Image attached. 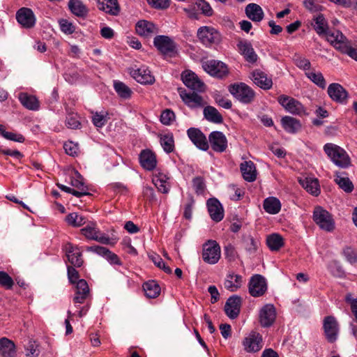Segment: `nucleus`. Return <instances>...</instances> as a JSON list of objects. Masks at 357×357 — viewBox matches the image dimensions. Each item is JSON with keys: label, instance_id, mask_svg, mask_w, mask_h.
Here are the masks:
<instances>
[{"label": "nucleus", "instance_id": "nucleus-9", "mask_svg": "<svg viewBox=\"0 0 357 357\" xmlns=\"http://www.w3.org/2000/svg\"><path fill=\"white\" fill-rule=\"evenodd\" d=\"M197 37L206 45L218 43L221 36L220 33L211 26H202L197 31Z\"/></svg>", "mask_w": 357, "mask_h": 357}, {"label": "nucleus", "instance_id": "nucleus-53", "mask_svg": "<svg viewBox=\"0 0 357 357\" xmlns=\"http://www.w3.org/2000/svg\"><path fill=\"white\" fill-rule=\"evenodd\" d=\"M195 4L197 9L201 10L204 15L211 16L213 15V10L212 8L205 0H197Z\"/></svg>", "mask_w": 357, "mask_h": 357}, {"label": "nucleus", "instance_id": "nucleus-8", "mask_svg": "<svg viewBox=\"0 0 357 357\" xmlns=\"http://www.w3.org/2000/svg\"><path fill=\"white\" fill-rule=\"evenodd\" d=\"M87 239L96 241L102 244H112L110 238L102 233L95 222H90L80 230Z\"/></svg>", "mask_w": 357, "mask_h": 357}, {"label": "nucleus", "instance_id": "nucleus-11", "mask_svg": "<svg viewBox=\"0 0 357 357\" xmlns=\"http://www.w3.org/2000/svg\"><path fill=\"white\" fill-rule=\"evenodd\" d=\"M187 135L193 144L202 151H207L209 148V144L206 135L196 128H190L187 130Z\"/></svg>", "mask_w": 357, "mask_h": 357}, {"label": "nucleus", "instance_id": "nucleus-32", "mask_svg": "<svg viewBox=\"0 0 357 357\" xmlns=\"http://www.w3.org/2000/svg\"><path fill=\"white\" fill-rule=\"evenodd\" d=\"M242 276L234 273H229L227 275L224 286L225 289L230 291H236L241 288L242 285Z\"/></svg>", "mask_w": 357, "mask_h": 357}, {"label": "nucleus", "instance_id": "nucleus-35", "mask_svg": "<svg viewBox=\"0 0 357 357\" xmlns=\"http://www.w3.org/2000/svg\"><path fill=\"white\" fill-rule=\"evenodd\" d=\"M136 31L139 35L149 36L157 33L155 25L146 20H140L136 24Z\"/></svg>", "mask_w": 357, "mask_h": 357}, {"label": "nucleus", "instance_id": "nucleus-51", "mask_svg": "<svg viewBox=\"0 0 357 357\" xmlns=\"http://www.w3.org/2000/svg\"><path fill=\"white\" fill-rule=\"evenodd\" d=\"M337 184L346 192H351L354 189V185L352 182L349 180V178L347 177H341L340 176H336L335 179Z\"/></svg>", "mask_w": 357, "mask_h": 357}, {"label": "nucleus", "instance_id": "nucleus-21", "mask_svg": "<svg viewBox=\"0 0 357 357\" xmlns=\"http://www.w3.org/2000/svg\"><path fill=\"white\" fill-rule=\"evenodd\" d=\"M276 318V310L273 305L266 304L259 311V323L262 327L273 325Z\"/></svg>", "mask_w": 357, "mask_h": 357}, {"label": "nucleus", "instance_id": "nucleus-47", "mask_svg": "<svg viewBox=\"0 0 357 357\" xmlns=\"http://www.w3.org/2000/svg\"><path fill=\"white\" fill-rule=\"evenodd\" d=\"M67 222L73 227H81L86 223V218L77 213L68 214L66 218Z\"/></svg>", "mask_w": 357, "mask_h": 357}, {"label": "nucleus", "instance_id": "nucleus-62", "mask_svg": "<svg viewBox=\"0 0 357 357\" xmlns=\"http://www.w3.org/2000/svg\"><path fill=\"white\" fill-rule=\"evenodd\" d=\"M3 137L6 138V139H9L20 143H22L25 140V138L22 135L7 131H6V132L4 133Z\"/></svg>", "mask_w": 357, "mask_h": 357}, {"label": "nucleus", "instance_id": "nucleus-52", "mask_svg": "<svg viewBox=\"0 0 357 357\" xmlns=\"http://www.w3.org/2000/svg\"><path fill=\"white\" fill-rule=\"evenodd\" d=\"M160 144L164 151L167 153H171L174 148V141L172 135H165L160 138Z\"/></svg>", "mask_w": 357, "mask_h": 357}, {"label": "nucleus", "instance_id": "nucleus-5", "mask_svg": "<svg viewBox=\"0 0 357 357\" xmlns=\"http://www.w3.org/2000/svg\"><path fill=\"white\" fill-rule=\"evenodd\" d=\"M313 220L319 227L326 231H332L335 228V222L332 215L322 207L314 208Z\"/></svg>", "mask_w": 357, "mask_h": 357}, {"label": "nucleus", "instance_id": "nucleus-57", "mask_svg": "<svg viewBox=\"0 0 357 357\" xmlns=\"http://www.w3.org/2000/svg\"><path fill=\"white\" fill-rule=\"evenodd\" d=\"M63 148L66 153L71 156L77 155L79 152V146L77 144H75L71 141L64 143Z\"/></svg>", "mask_w": 357, "mask_h": 357}, {"label": "nucleus", "instance_id": "nucleus-34", "mask_svg": "<svg viewBox=\"0 0 357 357\" xmlns=\"http://www.w3.org/2000/svg\"><path fill=\"white\" fill-rule=\"evenodd\" d=\"M241 171L243 178L248 182L254 181L257 178L255 165L250 160L241 164Z\"/></svg>", "mask_w": 357, "mask_h": 357}, {"label": "nucleus", "instance_id": "nucleus-49", "mask_svg": "<svg viewBox=\"0 0 357 357\" xmlns=\"http://www.w3.org/2000/svg\"><path fill=\"white\" fill-rule=\"evenodd\" d=\"M66 125L70 129H78L80 128L81 123L79 117L77 114L74 112H69L66 116Z\"/></svg>", "mask_w": 357, "mask_h": 357}, {"label": "nucleus", "instance_id": "nucleus-36", "mask_svg": "<svg viewBox=\"0 0 357 357\" xmlns=\"http://www.w3.org/2000/svg\"><path fill=\"white\" fill-rule=\"evenodd\" d=\"M281 123L283 128L289 133H296L301 128V121L291 116L282 117Z\"/></svg>", "mask_w": 357, "mask_h": 357}, {"label": "nucleus", "instance_id": "nucleus-25", "mask_svg": "<svg viewBox=\"0 0 357 357\" xmlns=\"http://www.w3.org/2000/svg\"><path fill=\"white\" fill-rule=\"evenodd\" d=\"M130 75L137 82L143 84H151L155 81L151 71L145 66L132 69L130 71Z\"/></svg>", "mask_w": 357, "mask_h": 357}, {"label": "nucleus", "instance_id": "nucleus-48", "mask_svg": "<svg viewBox=\"0 0 357 357\" xmlns=\"http://www.w3.org/2000/svg\"><path fill=\"white\" fill-rule=\"evenodd\" d=\"M114 87L118 95L123 98H128L130 97L132 91L130 88L123 82L115 81Z\"/></svg>", "mask_w": 357, "mask_h": 357}, {"label": "nucleus", "instance_id": "nucleus-58", "mask_svg": "<svg viewBox=\"0 0 357 357\" xmlns=\"http://www.w3.org/2000/svg\"><path fill=\"white\" fill-rule=\"evenodd\" d=\"M175 114L171 109L164 110L160 115V121L164 125H169L174 119Z\"/></svg>", "mask_w": 357, "mask_h": 357}, {"label": "nucleus", "instance_id": "nucleus-26", "mask_svg": "<svg viewBox=\"0 0 357 357\" xmlns=\"http://www.w3.org/2000/svg\"><path fill=\"white\" fill-rule=\"evenodd\" d=\"M139 159L141 166L147 171H152L156 167V155L155 153L149 149L142 150Z\"/></svg>", "mask_w": 357, "mask_h": 357}, {"label": "nucleus", "instance_id": "nucleus-6", "mask_svg": "<svg viewBox=\"0 0 357 357\" xmlns=\"http://www.w3.org/2000/svg\"><path fill=\"white\" fill-rule=\"evenodd\" d=\"M220 246L215 241L209 240L203 245V260L209 264H215L220 258Z\"/></svg>", "mask_w": 357, "mask_h": 357}, {"label": "nucleus", "instance_id": "nucleus-54", "mask_svg": "<svg viewBox=\"0 0 357 357\" xmlns=\"http://www.w3.org/2000/svg\"><path fill=\"white\" fill-rule=\"evenodd\" d=\"M14 284L12 278L6 272L0 271V285L10 289Z\"/></svg>", "mask_w": 357, "mask_h": 357}, {"label": "nucleus", "instance_id": "nucleus-39", "mask_svg": "<svg viewBox=\"0 0 357 357\" xmlns=\"http://www.w3.org/2000/svg\"><path fill=\"white\" fill-rule=\"evenodd\" d=\"M204 116L208 121L214 123H221L223 118L216 108L212 106H206L204 107Z\"/></svg>", "mask_w": 357, "mask_h": 357}, {"label": "nucleus", "instance_id": "nucleus-16", "mask_svg": "<svg viewBox=\"0 0 357 357\" xmlns=\"http://www.w3.org/2000/svg\"><path fill=\"white\" fill-rule=\"evenodd\" d=\"M16 19L18 23L26 29L33 27L36 21L32 10L25 7L21 8L17 11Z\"/></svg>", "mask_w": 357, "mask_h": 357}, {"label": "nucleus", "instance_id": "nucleus-30", "mask_svg": "<svg viewBox=\"0 0 357 357\" xmlns=\"http://www.w3.org/2000/svg\"><path fill=\"white\" fill-rule=\"evenodd\" d=\"M247 17L255 22H261L264 18V11L260 6L251 3L246 6L245 9Z\"/></svg>", "mask_w": 357, "mask_h": 357}, {"label": "nucleus", "instance_id": "nucleus-64", "mask_svg": "<svg viewBox=\"0 0 357 357\" xmlns=\"http://www.w3.org/2000/svg\"><path fill=\"white\" fill-rule=\"evenodd\" d=\"M60 26L61 31L65 33L70 34L75 31L74 26L66 20H62L60 21Z\"/></svg>", "mask_w": 357, "mask_h": 357}, {"label": "nucleus", "instance_id": "nucleus-15", "mask_svg": "<svg viewBox=\"0 0 357 357\" xmlns=\"http://www.w3.org/2000/svg\"><path fill=\"white\" fill-rule=\"evenodd\" d=\"M243 345L247 352H257L263 347L262 337L257 332H251L244 338Z\"/></svg>", "mask_w": 357, "mask_h": 357}, {"label": "nucleus", "instance_id": "nucleus-42", "mask_svg": "<svg viewBox=\"0 0 357 357\" xmlns=\"http://www.w3.org/2000/svg\"><path fill=\"white\" fill-rule=\"evenodd\" d=\"M143 289L146 297L149 298H155L160 295V287L157 282L151 280L143 284Z\"/></svg>", "mask_w": 357, "mask_h": 357}, {"label": "nucleus", "instance_id": "nucleus-55", "mask_svg": "<svg viewBox=\"0 0 357 357\" xmlns=\"http://www.w3.org/2000/svg\"><path fill=\"white\" fill-rule=\"evenodd\" d=\"M193 188L197 195H203L204 193L206 185L202 177L197 176L192 180Z\"/></svg>", "mask_w": 357, "mask_h": 357}, {"label": "nucleus", "instance_id": "nucleus-7", "mask_svg": "<svg viewBox=\"0 0 357 357\" xmlns=\"http://www.w3.org/2000/svg\"><path fill=\"white\" fill-rule=\"evenodd\" d=\"M278 101L287 112L292 114L298 116L307 114L305 107L294 98L286 95H281L278 98Z\"/></svg>", "mask_w": 357, "mask_h": 357}, {"label": "nucleus", "instance_id": "nucleus-13", "mask_svg": "<svg viewBox=\"0 0 357 357\" xmlns=\"http://www.w3.org/2000/svg\"><path fill=\"white\" fill-rule=\"evenodd\" d=\"M267 290L265 278L261 275L252 276L249 282V292L254 297H259Z\"/></svg>", "mask_w": 357, "mask_h": 357}, {"label": "nucleus", "instance_id": "nucleus-18", "mask_svg": "<svg viewBox=\"0 0 357 357\" xmlns=\"http://www.w3.org/2000/svg\"><path fill=\"white\" fill-rule=\"evenodd\" d=\"M90 297V289L86 281L81 279L75 287L73 301L75 304H83Z\"/></svg>", "mask_w": 357, "mask_h": 357}, {"label": "nucleus", "instance_id": "nucleus-44", "mask_svg": "<svg viewBox=\"0 0 357 357\" xmlns=\"http://www.w3.org/2000/svg\"><path fill=\"white\" fill-rule=\"evenodd\" d=\"M68 6L71 12L79 17H83L88 13L86 7L79 0H70Z\"/></svg>", "mask_w": 357, "mask_h": 357}, {"label": "nucleus", "instance_id": "nucleus-22", "mask_svg": "<svg viewBox=\"0 0 357 357\" xmlns=\"http://www.w3.org/2000/svg\"><path fill=\"white\" fill-rule=\"evenodd\" d=\"M328 94L329 97L336 102L341 104L347 103L348 93L340 84H331L328 87Z\"/></svg>", "mask_w": 357, "mask_h": 357}, {"label": "nucleus", "instance_id": "nucleus-14", "mask_svg": "<svg viewBox=\"0 0 357 357\" xmlns=\"http://www.w3.org/2000/svg\"><path fill=\"white\" fill-rule=\"evenodd\" d=\"M208 142L212 149L217 153H222L227 148L226 136L220 131H213L208 135Z\"/></svg>", "mask_w": 357, "mask_h": 357}, {"label": "nucleus", "instance_id": "nucleus-63", "mask_svg": "<svg viewBox=\"0 0 357 357\" xmlns=\"http://www.w3.org/2000/svg\"><path fill=\"white\" fill-rule=\"evenodd\" d=\"M296 65L301 69L305 70L306 72L310 71L311 63L310 61L304 57H298L296 59Z\"/></svg>", "mask_w": 357, "mask_h": 357}, {"label": "nucleus", "instance_id": "nucleus-10", "mask_svg": "<svg viewBox=\"0 0 357 357\" xmlns=\"http://www.w3.org/2000/svg\"><path fill=\"white\" fill-rule=\"evenodd\" d=\"M68 261L70 266L77 268L81 267L84 264L82 258V250L77 245L68 243L64 248Z\"/></svg>", "mask_w": 357, "mask_h": 357}, {"label": "nucleus", "instance_id": "nucleus-12", "mask_svg": "<svg viewBox=\"0 0 357 357\" xmlns=\"http://www.w3.org/2000/svg\"><path fill=\"white\" fill-rule=\"evenodd\" d=\"M203 68L206 72L212 76L223 77L228 74L227 66L221 61L211 60L203 63Z\"/></svg>", "mask_w": 357, "mask_h": 357}, {"label": "nucleus", "instance_id": "nucleus-31", "mask_svg": "<svg viewBox=\"0 0 357 357\" xmlns=\"http://www.w3.org/2000/svg\"><path fill=\"white\" fill-rule=\"evenodd\" d=\"M99 10L112 15H117L119 13V6L117 0H97Z\"/></svg>", "mask_w": 357, "mask_h": 357}, {"label": "nucleus", "instance_id": "nucleus-20", "mask_svg": "<svg viewBox=\"0 0 357 357\" xmlns=\"http://www.w3.org/2000/svg\"><path fill=\"white\" fill-rule=\"evenodd\" d=\"M182 80L189 89L199 92L204 91L205 85L197 75L191 71H185L182 73Z\"/></svg>", "mask_w": 357, "mask_h": 357}, {"label": "nucleus", "instance_id": "nucleus-59", "mask_svg": "<svg viewBox=\"0 0 357 357\" xmlns=\"http://www.w3.org/2000/svg\"><path fill=\"white\" fill-rule=\"evenodd\" d=\"M343 255L349 263L354 264L357 261V252L351 248H345L343 250Z\"/></svg>", "mask_w": 357, "mask_h": 357}, {"label": "nucleus", "instance_id": "nucleus-56", "mask_svg": "<svg viewBox=\"0 0 357 357\" xmlns=\"http://www.w3.org/2000/svg\"><path fill=\"white\" fill-rule=\"evenodd\" d=\"M107 113L102 114L96 112L93 117H92V121L95 126L98 128H102L105 125V123L107 121V119L106 118Z\"/></svg>", "mask_w": 357, "mask_h": 357}, {"label": "nucleus", "instance_id": "nucleus-43", "mask_svg": "<svg viewBox=\"0 0 357 357\" xmlns=\"http://www.w3.org/2000/svg\"><path fill=\"white\" fill-rule=\"evenodd\" d=\"M314 21L313 26L319 36H323L328 31L327 21L322 14H318L314 17Z\"/></svg>", "mask_w": 357, "mask_h": 357}, {"label": "nucleus", "instance_id": "nucleus-23", "mask_svg": "<svg viewBox=\"0 0 357 357\" xmlns=\"http://www.w3.org/2000/svg\"><path fill=\"white\" fill-rule=\"evenodd\" d=\"M324 329L326 339L330 342H334L337 337L338 324L331 316L326 317L324 321Z\"/></svg>", "mask_w": 357, "mask_h": 357}, {"label": "nucleus", "instance_id": "nucleus-3", "mask_svg": "<svg viewBox=\"0 0 357 357\" xmlns=\"http://www.w3.org/2000/svg\"><path fill=\"white\" fill-rule=\"evenodd\" d=\"M70 179L71 185L76 188L77 190L72 189L70 187L60 183H56V185L62 191L72 194L77 197H82L84 195H89V193L87 192L88 188L84 184V179L78 172L76 171L75 172V176H72Z\"/></svg>", "mask_w": 357, "mask_h": 357}, {"label": "nucleus", "instance_id": "nucleus-45", "mask_svg": "<svg viewBox=\"0 0 357 357\" xmlns=\"http://www.w3.org/2000/svg\"><path fill=\"white\" fill-rule=\"evenodd\" d=\"M266 243L268 247L273 251L278 250L284 245L282 237L278 234L268 236L266 239Z\"/></svg>", "mask_w": 357, "mask_h": 357}, {"label": "nucleus", "instance_id": "nucleus-1", "mask_svg": "<svg viewBox=\"0 0 357 357\" xmlns=\"http://www.w3.org/2000/svg\"><path fill=\"white\" fill-rule=\"evenodd\" d=\"M324 36L327 41L329 42L335 49L344 54H347L350 57L357 61V47L355 48L351 47L349 44L348 40L342 32L337 30H328Z\"/></svg>", "mask_w": 357, "mask_h": 357}, {"label": "nucleus", "instance_id": "nucleus-24", "mask_svg": "<svg viewBox=\"0 0 357 357\" xmlns=\"http://www.w3.org/2000/svg\"><path fill=\"white\" fill-rule=\"evenodd\" d=\"M241 305V298L237 295L230 296L225 305V312L230 319H236L239 313Z\"/></svg>", "mask_w": 357, "mask_h": 357}, {"label": "nucleus", "instance_id": "nucleus-60", "mask_svg": "<svg viewBox=\"0 0 357 357\" xmlns=\"http://www.w3.org/2000/svg\"><path fill=\"white\" fill-rule=\"evenodd\" d=\"M75 268L76 267L72 266H68L67 267L68 278L70 282L72 284H77V281L79 280V275Z\"/></svg>", "mask_w": 357, "mask_h": 357}, {"label": "nucleus", "instance_id": "nucleus-41", "mask_svg": "<svg viewBox=\"0 0 357 357\" xmlns=\"http://www.w3.org/2000/svg\"><path fill=\"white\" fill-rule=\"evenodd\" d=\"M169 177L161 172L155 174L153 178V182L157 187L158 190L162 193H167L169 188L167 185Z\"/></svg>", "mask_w": 357, "mask_h": 357}, {"label": "nucleus", "instance_id": "nucleus-19", "mask_svg": "<svg viewBox=\"0 0 357 357\" xmlns=\"http://www.w3.org/2000/svg\"><path fill=\"white\" fill-rule=\"evenodd\" d=\"M153 44L163 54H170L176 51L174 42L167 36H157L154 38Z\"/></svg>", "mask_w": 357, "mask_h": 357}, {"label": "nucleus", "instance_id": "nucleus-29", "mask_svg": "<svg viewBox=\"0 0 357 357\" xmlns=\"http://www.w3.org/2000/svg\"><path fill=\"white\" fill-rule=\"evenodd\" d=\"M237 46L239 52L243 55L248 62L253 63L257 61V55L250 43L247 41H240Z\"/></svg>", "mask_w": 357, "mask_h": 357}, {"label": "nucleus", "instance_id": "nucleus-17", "mask_svg": "<svg viewBox=\"0 0 357 357\" xmlns=\"http://www.w3.org/2000/svg\"><path fill=\"white\" fill-rule=\"evenodd\" d=\"M178 90L181 98L188 107L194 109L202 107L206 105L203 98L197 93H187L185 89H181Z\"/></svg>", "mask_w": 357, "mask_h": 357}, {"label": "nucleus", "instance_id": "nucleus-50", "mask_svg": "<svg viewBox=\"0 0 357 357\" xmlns=\"http://www.w3.org/2000/svg\"><path fill=\"white\" fill-rule=\"evenodd\" d=\"M244 248L250 254L255 253L258 248L259 241L251 236L243 237Z\"/></svg>", "mask_w": 357, "mask_h": 357}, {"label": "nucleus", "instance_id": "nucleus-28", "mask_svg": "<svg viewBox=\"0 0 357 357\" xmlns=\"http://www.w3.org/2000/svg\"><path fill=\"white\" fill-rule=\"evenodd\" d=\"M251 79L257 86L264 90L270 89L273 86L272 79L260 70H254L251 73Z\"/></svg>", "mask_w": 357, "mask_h": 357}, {"label": "nucleus", "instance_id": "nucleus-40", "mask_svg": "<svg viewBox=\"0 0 357 357\" xmlns=\"http://www.w3.org/2000/svg\"><path fill=\"white\" fill-rule=\"evenodd\" d=\"M15 344L6 337L0 339V353L3 357H13L15 355Z\"/></svg>", "mask_w": 357, "mask_h": 357}, {"label": "nucleus", "instance_id": "nucleus-61", "mask_svg": "<svg viewBox=\"0 0 357 357\" xmlns=\"http://www.w3.org/2000/svg\"><path fill=\"white\" fill-rule=\"evenodd\" d=\"M225 255L226 259L230 261H233L237 257V252L235 248L231 244H228L224 248Z\"/></svg>", "mask_w": 357, "mask_h": 357}, {"label": "nucleus", "instance_id": "nucleus-2", "mask_svg": "<svg viewBox=\"0 0 357 357\" xmlns=\"http://www.w3.org/2000/svg\"><path fill=\"white\" fill-rule=\"evenodd\" d=\"M324 150L333 162L339 167L347 168L350 165V158L347 152L340 146L328 143Z\"/></svg>", "mask_w": 357, "mask_h": 357}, {"label": "nucleus", "instance_id": "nucleus-27", "mask_svg": "<svg viewBox=\"0 0 357 357\" xmlns=\"http://www.w3.org/2000/svg\"><path fill=\"white\" fill-rule=\"evenodd\" d=\"M209 215L215 222H220L224 217V211L220 202L215 198H211L207 201Z\"/></svg>", "mask_w": 357, "mask_h": 357}, {"label": "nucleus", "instance_id": "nucleus-38", "mask_svg": "<svg viewBox=\"0 0 357 357\" xmlns=\"http://www.w3.org/2000/svg\"><path fill=\"white\" fill-rule=\"evenodd\" d=\"M263 206L266 212L270 214H277L281 209L280 200L274 197H270L264 199Z\"/></svg>", "mask_w": 357, "mask_h": 357}, {"label": "nucleus", "instance_id": "nucleus-46", "mask_svg": "<svg viewBox=\"0 0 357 357\" xmlns=\"http://www.w3.org/2000/svg\"><path fill=\"white\" fill-rule=\"evenodd\" d=\"M305 75L313 83L321 89H325L326 86V80L320 72L307 71Z\"/></svg>", "mask_w": 357, "mask_h": 357}, {"label": "nucleus", "instance_id": "nucleus-4", "mask_svg": "<svg viewBox=\"0 0 357 357\" xmlns=\"http://www.w3.org/2000/svg\"><path fill=\"white\" fill-rule=\"evenodd\" d=\"M229 91L237 100L245 104L251 102L255 96L254 91L244 83L232 84Z\"/></svg>", "mask_w": 357, "mask_h": 357}, {"label": "nucleus", "instance_id": "nucleus-37", "mask_svg": "<svg viewBox=\"0 0 357 357\" xmlns=\"http://www.w3.org/2000/svg\"><path fill=\"white\" fill-rule=\"evenodd\" d=\"M299 183L307 192L314 196L317 197L321 192L319 181L317 178H305L303 180L301 179Z\"/></svg>", "mask_w": 357, "mask_h": 357}, {"label": "nucleus", "instance_id": "nucleus-33", "mask_svg": "<svg viewBox=\"0 0 357 357\" xmlns=\"http://www.w3.org/2000/svg\"><path fill=\"white\" fill-rule=\"evenodd\" d=\"M18 99L20 103L27 109L36 111L40 107V102L34 96L26 93H20Z\"/></svg>", "mask_w": 357, "mask_h": 357}]
</instances>
